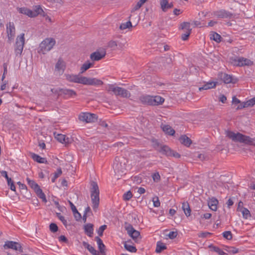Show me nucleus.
Here are the masks:
<instances>
[{
  "mask_svg": "<svg viewBox=\"0 0 255 255\" xmlns=\"http://www.w3.org/2000/svg\"><path fill=\"white\" fill-rule=\"evenodd\" d=\"M65 76L67 81L71 82L94 86L102 85L103 84L102 81L95 78H88L72 74H65Z\"/></svg>",
  "mask_w": 255,
  "mask_h": 255,
  "instance_id": "nucleus-1",
  "label": "nucleus"
},
{
  "mask_svg": "<svg viewBox=\"0 0 255 255\" xmlns=\"http://www.w3.org/2000/svg\"><path fill=\"white\" fill-rule=\"evenodd\" d=\"M226 135L234 141L243 143L250 145H255V139L244 135L241 133H235L231 131H227Z\"/></svg>",
  "mask_w": 255,
  "mask_h": 255,
  "instance_id": "nucleus-2",
  "label": "nucleus"
},
{
  "mask_svg": "<svg viewBox=\"0 0 255 255\" xmlns=\"http://www.w3.org/2000/svg\"><path fill=\"white\" fill-rule=\"evenodd\" d=\"M128 160L122 156L116 157L114 164L113 168L116 174L118 175V179L119 176H122L125 172Z\"/></svg>",
  "mask_w": 255,
  "mask_h": 255,
  "instance_id": "nucleus-3",
  "label": "nucleus"
},
{
  "mask_svg": "<svg viewBox=\"0 0 255 255\" xmlns=\"http://www.w3.org/2000/svg\"><path fill=\"white\" fill-rule=\"evenodd\" d=\"M90 188L91 198L93 204V210L95 211L98 208L100 202L99 194L100 191L97 183L92 181L91 183Z\"/></svg>",
  "mask_w": 255,
  "mask_h": 255,
  "instance_id": "nucleus-4",
  "label": "nucleus"
},
{
  "mask_svg": "<svg viewBox=\"0 0 255 255\" xmlns=\"http://www.w3.org/2000/svg\"><path fill=\"white\" fill-rule=\"evenodd\" d=\"M17 10L19 13L26 15L30 17H34L39 14L44 16V12L40 5L35 6L33 10L25 7H17Z\"/></svg>",
  "mask_w": 255,
  "mask_h": 255,
  "instance_id": "nucleus-5",
  "label": "nucleus"
},
{
  "mask_svg": "<svg viewBox=\"0 0 255 255\" xmlns=\"http://www.w3.org/2000/svg\"><path fill=\"white\" fill-rule=\"evenodd\" d=\"M55 44V40L52 38H48L44 40L40 44V51L43 54L50 51Z\"/></svg>",
  "mask_w": 255,
  "mask_h": 255,
  "instance_id": "nucleus-6",
  "label": "nucleus"
},
{
  "mask_svg": "<svg viewBox=\"0 0 255 255\" xmlns=\"http://www.w3.org/2000/svg\"><path fill=\"white\" fill-rule=\"evenodd\" d=\"M230 62L236 66H251L253 64V62L251 60L243 57L234 56L230 58Z\"/></svg>",
  "mask_w": 255,
  "mask_h": 255,
  "instance_id": "nucleus-7",
  "label": "nucleus"
},
{
  "mask_svg": "<svg viewBox=\"0 0 255 255\" xmlns=\"http://www.w3.org/2000/svg\"><path fill=\"white\" fill-rule=\"evenodd\" d=\"M157 150L167 156H173L177 158L180 157V155L178 153L172 150L168 146L165 145H160V148H157Z\"/></svg>",
  "mask_w": 255,
  "mask_h": 255,
  "instance_id": "nucleus-8",
  "label": "nucleus"
},
{
  "mask_svg": "<svg viewBox=\"0 0 255 255\" xmlns=\"http://www.w3.org/2000/svg\"><path fill=\"white\" fill-rule=\"evenodd\" d=\"M24 36V33H22L16 38L14 49L16 56H20L22 52L25 41Z\"/></svg>",
  "mask_w": 255,
  "mask_h": 255,
  "instance_id": "nucleus-9",
  "label": "nucleus"
},
{
  "mask_svg": "<svg viewBox=\"0 0 255 255\" xmlns=\"http://www.w3.org/2000/svg\"><path fill=\"white\" fill-rule=\"evenodd\" d=\"M97 119L96 115L89 113H81L79 115V120L86 123H93Z\"/></svg>",
  "mask_w": 255,
  "mask_h": 255,
  "instance_id": "nucleus-10",
  "label": "nucleus"
},
{
  "mask_svg": "<svg viewBox=\"0 0 255 255\" xmlns=\"http://www.w3.org/2000/svg\"><path fill=\"white\" fill-rule=\"evenodd\" d=\"M4 248L11 249L15 251H19L20 252H23V250L20 244L17 242L13 241H6L3 246Z\"/></svg>",
  "mask_w": 255,
  "mask_h": 255,
  "instance_id": "nucleus-11",
  "label": "nucleus"
},
{
  "mask_svg": "<svg viewBox=\"0 0 255 255\" xmlns=\"http://www.w3.org/2000/svg\"><path fill=\"white\" fill-rule=\"evenodd\" d=\"M106 55V51L103 50L101 51H96L90 55V59L93 61H99L105 57Z\"/></svg>",
  "mask_w": 255,
  "mask_h": 255,
  "instance_id": "nucleus-12",
  "label": "nucleus"
},
{
  "mask_svg": "<svg viewBox=\"0 0 255 255\" xmlns=\"http://www.w3.org/2000/svg\"><path fill=\"white\" fill-rule=\"evenodd\" d=\"M126 229L129 236H130L134 240H137V238L140 236V233L135 230L132 226L128 224L126 227Z\"/></svg>",
  "mask_w": 255,
  "mask_h": 255,
  "instance_id": "nucleus-13",
  "label": "nucleus"
},
{
  "mask_svg": "<svg viewBox=\"0 0 255 255\" xmlns=\"http://www.w3.org/2000/svg\"><path fill=\"white\" fill-rule=\"evenodd\" d=\"M221 79L225 84H235L237 81V79L233 78L232 76L228 75L226 73H222L221 76Z\"/></svg>",
  "mask_w": 255,
  "mask_h": 255,
  "instance_id": "nucleus-14",
  "label": "nucleus"
},
{
  "mask_svg": "<svg viewBox=\"0 0 255 255\" xmlns=\"http://www.w3.org/2000/svg\"><path fill=\"white\" fill-rule=\"evenodd\" d=\"M164 102V99L159 96H152L151 106H155L162 105Z\"/></svg>",
  "mask_w": 255,
  "mask_h": 255,
  "instance_id": "nucleus-15",
  "label": "nucleus"
},
{
  "mask_svg": "<svg viewBox=\"0 0 255 255\" xmlns=\"http://www.w3.org/2000/svg\"><path fill=\"white\" fill-rule=\"evenodd\" d=\"M152 96L145 95L139 97L140 102L143 105L151 106Z\"/></svg>",
  "mask_w": 255,
  "mask_h": 255,
  "instance_id": "nucleus-16",
  "label": "nucleus"
},
{
  "mask_svg": "<svg viewBox=\"0 0 255 255\" xmlns=\"http://www.w3.org/2000/svg\"><path fill=\"white\" fill-rule=\"evenodd\" d=\"M215 15L218 18H225L231 17L232 14L225 10H221L218 11H216L214 13Z\"/></svg>",
  "mask_w": 255,
  "mask_h": 255,
  "instance_id": "nucleus-17",
  "label": "nucleus"
},
{
  "mask_svg": "<svg viewBox=\"0 0 255 255\" xmlns=\"http://www.w3.org/2000/svg\"><path fill=\"white\" fill-rule=\"evenodd\" d=\"M116 96L127 98L130 96V93L127 89L122 87H119Z\"/></svg>",
  "mask_w": 255,
  "mask_h": 255,
  "instance_id": "nucleus-18",
  "label": "nucleus"
},
{
  "mask_svg": "<svg viewBox=\"0 0 255 255\" xmlns=\"http://www.w3.org/2000/svg\"><path fill=\"white\" fill-rule=\"evenodd\" d=\"M55 138L60 142L62 143L68 144L70 142L69 138H66V135L62 134H56L55 132L54 133Z\"/></svg>",
  "mask_w": 255,
  "mask_h": 255,
  "instance_id": "nucleus-19",
  "label": "nucleus"
},
{
  "mask_svg": "<svg viewBox=\"0 0 255 255\" xmlns=\"http://www.w3.org/2000/svg\"><path fill=\"white\" fill-rule=\"evenodd\" d=\"M179 29L186 32H191L192 29V24L190 22H183L180 24Z\"/></svg>",
  "mask_w": 255,
  "mask_h": 255,
  "instance_id": "nucleus-20",
  "label": "nucleus"
},
{
  "mask_svg": "<svg viewBox=\"0 0 255 255\" xmlns=\"http://www.w3.org/2000/svg\"><path fill=\"white\" fill-rule=\"evenodd\" d=\"M254 105H255V97L246 102H244L242 104H241L240 105L238 106L236 109L238 110L244 108L252 107Z\"/></svg>",
  "mask_w": 255,
  "mask_h": 255,
  "instance_id": "nucleus-21",
  "label": "nucleus"
},
{
  "mask_svg": "<svg viewBox=\"0 0 255 255\" xmlns=\"http://www.w3.org/2000/svg\"><path fill=\"white\" fill-rule=\"evenodd\" d=\"M217 84V82L210 81L206 83L202 87L199 88V91L207 90L208 89L214 88Z\"/></svg>",
  "mask_w": 255,
  "mask_h": 255,
  "instance_id": "nucleus-22",
  "label": "nucleus"
},
{
  "mask_svg": "<svg viewBox=\"0 0 255 255\" xmlns=\"http://www.w3.org/2000/svg\"><path fill=\"white\" fill-rule=\"evenodd\" d=\"M95 240H96L98 248L100 250V253L103 255H106L105 252V246L103 244L102 240L98 237H95Z\"/></svg>",
  "mask_w": 255,
  "mask_h": 255,
  "instance_id": "nucleus-23",
  "label": "nucleus"
},
{
  "mask_svg": "<svg viewBox=\"0 0 255 255\" xmlns=\"http://www.w3.org/2000/svg\"><path fill=\"white\" fill-rule=\"evenodd\" d=\"M161 8L163 11H166L168 9L171 8L173 6L172 2L168 3L167 0H161L160 1Z\"/></svg>",
  "mask_w": 255,
  "mask_h": 255,
  "instance_id": "nucleus-24",
  "label": "nucleus"
},
{
  "mask_svg": "<svg viewBox=\"0 0 255 255\" xmlns=\"http://www.w3.org/2000/svg\"><path fill=\"white\" fill-rule=\"evenodd\" d=\"M161 128L163 131L170 135H173L175 133V130L168 125H161Z\"/></svg>",
  "mask_w": 255,
  "mask_h": 255,
  "instance_id": "nucleus-25",
  "label": "nucleus"
},
{
  "mask_svg": "<svg viewBox=\"0 0 255 255\" xmlns=\"http://www.w3.org/2000/svg\"><path fill=\"white\" fill-rule=\"evenodd\" d=\"M179 140L182 144L187 147H189L192 143V140L186 135H181Z\"/></svg>",
  "mask_w": 255,
  "mask_h": 255,
  "instance_id": "nucleus-26",
  "label": "nucleus"
},
{
  "mask_svg": "<svg viewBox=\"0 0 255 255\" xmlns=\"http://www.w3.org/2000/svg\"><path fill=\"white\" fill-rule=\"evenodd\" d=\"M83 246L87 249V250L93 255H99L100 253L98 252L92 246L90 245L88 243L86 242H83Z\"/></svg>",
  "mask_w": 255,
  "mask_h": 255,
  "instance_id": "nucleus-27",
  "label": "nucleus"
},
{
  "mask_svg": "<svg viewBox=\"0 0 255 255\" xmlns=\"http://www.w3.org/2000/svg\"><path fill=\"white\" fill-rule=\"evenodd\" d=\"M182 209L187 217L190 216L191 211L189 203L187 202L182 203Z\"/></svg>",
  "mask_w": 255,
  "mask_h": 255,
  "instance_id": "nucleus-28",
  "label": "nucleus"
},
{
  "mask_svg": "<svg viewBox=\"0 0 255 255\" xmlns=\"http://www.w3.org/2000/svg\"><path fill=\"white\" fill-rule=\"evenodd\" d=\"M84 230L87 235L91 237L93 234V225L88 224L84 226Z\"/></svg>",
  "mask_w": 255,
  "mask_h": 255,
  "instance_id": "nucleus-29",
  "label": "nucleus"
},
{
  "mask_svg": "<svg viewBox=\"0 0 255 255\" xmlns=\"http://www.w3.org/2000/svg\"><path fill=\"white\" fill-rule=\"evenodd\" d=\"M62 93L69 97H75L77 95L75 91L71 89H62Z\"/></svg>",
  "mask_w": 255,
  "mask_h": 255,
  "instance_id": "nucleus-30",
  "label": "nucleus"
},
{
  "mask_svg": "<svg viewBox=\"0 0 255 255\" xmlns=\"http://www.w3.org/2000/svg\"><path fill=\"white\" fill-rule=\"evenodd\" d=\"M218 201L215 198H212L209 202L208 206L213 211H216L217 209V204Z\"/></svg>",
  "mask_w": 255,
  "mask_h": 255,
  "instance_id": "nucleus-31",
  "label": "nucleus"
},
{
  "mask_svg": "<svg viewBox=\"0 0 255 255\" xmlns=\"http://www.w3.org/2000/svg\"><path fill=\"white\" fill-rule=\"evenodd\" d=\"M35 192L36 193L37 196L42 199L43 201L46 202L47 201L45 195L44 193L42 192V190L40 188L39 186L35 189L34 190Z\"/></svg>",
  "mask_w": 255,
  "mask_h": 255,
  "instance_id": "nucleus-32",
  "label": "nucleus"
},
{
  "mask_svg": "<svg viewBox=\"0 0 255 255\" xmlns=\"http://www.w3.org/2000/svg\"><path fill=\"white\" fill-rule=\"evenodd\" d=\"M32 158L34 161H36L38 163H44L47 162L46 158L41 157L39 155L35 153H33L32 154Z\"/></svg>",
  "mask_w": 255,
  "mask_h": 255,
  "instance_id": "nucleus-33",
  "label": "nucleus"
},
{
  "mask_svg": "<svg viewBox=\"0 0 255 255\" xmlns=\"http://www.w3.org/2000/svg\"><path fill=\"white\" fill-rule=\"evenodd\" d=\"M210 38L217 43L220 42L222 40L221 36L218 33H213L210 35Z\"/></svg>",
  "mask_w": 255,
  "mask_h": 255,
  "instance_id": "nucleus-34",
  "label": "nucleus"
},
{
  "mask_svg": "<svg viewBox=\"0 0 255 255\" xmlns=\"http://www.w3.org/2000/svg\"><path fill=\"white\" fill-rule=\"evenodd\" d=\"M119 87H120L116 86L115 85L110 84L109 85L107 88V90L109 93H113V94L116 95Z\"/></svg>",
  "mask_w": 255,
  "mask_h": 255,
  "instance_id": "nucleus-35",
  "label": "nucleus"
},
{
  "mask_svg": "<svg viewBox=\"0 0 255 255\" xmlns=\"http://www.w3.org/2000/svg\"><path fill=\"white\" fill-rule=\"evenodd\" d=\"M92 65L93 64L90 63L89 61H87L85 63H84L81 67V73H83L84 72H85L86 70L89 69Z\"/></svg>",
  "mask_w": 255,
  "mask_h": 255,
  "instance_id": "nucleus-36",
  "label": "nucleus"
},
{
  "mask_svg": "<svg viewBox=\"0 0 255 255\" xmlns=\"http://www.w3.org/2000/svg\"><path fill=\"white\" fill-rule=\"evenodd\" d=\"M55 69L59 72L61 71L63 72L64 69V65L62 60H59L58 61L55 65Z\"/></svg>",
  "mask_w": 255,
  "mask_h": 255,
  "instance_id": "nucleus-37",
  "label": "nucleus"
},
{
  "mask_svg": "<svg viewBox=\"0 0 255 255\" xmlns=\"http://www.w3.org/2000/svg\"><path fill=\"white\" fill-rule=\"evenodd\" d=\"M147 0H139L136 5L133 7L132 11H134L139 9Z\"/></svg>",
  "mask_w": 255,
  "mask_h": 255,
  "instance_id": "nucleus-38",
  "label": "nucleus"
},
{
  "mask_svg": "<svg viewBox=\"0 0 255 255\" xmlns=\"http://www.w3.org/2000/svg\"><path fill=\"white\" fill-rule=\"evenodd\" d=\"M166 246L161 242H158L156 249V252L157 253H161L163 250L166 249Z\"/></svg>",
  "mask_w": 255,
  "mask_h": 255,
  "instance_id": "nucleus-39",
  "label": "nucleus"
},
{
  "mask_svg": "<svg viewBox=\"0 0 255 255\" xmlns=\"http://www.w3.org/2000/svg\"><path fill=\"white\" fill-rule=\"evenodd\" d=\"M26 180L28 185L34 190H35V189H36L39 186V185L36 183H35L34 180H30L29 178H27Z\"/></svg>",
  "mask_w": 255,
  "mask_h": 255,
  "instance_id": "nucleus-40",
  "label": "nucleus"
},
{
  "mask_svg": "<svg viewBox=\"0 0 255 255\" xmlns=\"http://www.w3.org/2000/svg\"><path fill=\"white\" fill-rule=\"evenodd\" d=\"M132 26L131 23L130 21H127L125 23H122L120 26V30H125L127 28H129Z\"/></svg>",
  "mask_w": 255,
  "mask_h": 255,
  "instance_id": "nucleus-41",
  "label": "nucleus"
},
{
  "mask_svg": "<svg viewBox=\"0 0 255 255\" xmlns=\"http://www.w3.org/2000/svg\"><path fill=\"white\" fill-rule=\"evenodd\" d=\"M124 247L127 250L131 253H135L137 251L135 247L128 245L127 243L125 244Z\"/></svg>",
  "mask_w": 255,
  "mask_h": 255,
  "instance_id": "nucleus-42",
  "label": "nucleus"
},
{
  "mask_svg": "<svg viewBox=\"0 0 255 255\" xmlns=\"http://www.w3.org/2000/svg\"><path fill=\"white\" fill-rule=\"evenodd\" d=\"M241 212H242L243 214V218L246 219H247L249 217H251V214L250 213V211L247 208L243 209V210L241 211Z\"/></svg>",
  "mask_w": 255,
  "mask_h": 255,
  "instance_id": "nucleus-43",
  "label": "nucleus"
},
{
  "mask_svg": "<svg viewBox=\"0 0 255 255\" xmlns=\"http://www.w3.org/2000/svg\"><path fill=\"white\" fill-rule=\"evenodd\" d=\"M227 252L232 254H237L239 252V250L235 247H227L225 250Z\"/></svg>",
  "mask_w": 255,
  "mask_h": 255,
  "instance_id": "nucleus-44",
  "label": "nucleus"
},
{
  "mask_svg": "<svg viewBox=\"0 0 255 255\" xmlns=\"http://www.w3.org/2000/svg\"><path fill=\"white\" fill-rule=\"evenodd\" d=\"M223 236L225 239L231 240L232 239V234L231 231H225L223 233Z\"/></svg>",
  "mask_w": 255,
  "mask_h": 255,
  "instance_id": "nucleus-45",
  "label": "nucleus"
},
{
  "mask_svg": "<svg viewBox=\"0 0 255 255\" xmlns=\"http://www.w3.org/2000/svg\"><path fill=\"white\" fill-rule=\"evenodd\" d=\"M49 228L50 230L53 233L56 232L58 230V226L55 223H51L49 225Z\"/></svg>",
  "mask_w": 255,
  "mask_h": 255,
  "instance_id": "nucleus-46",
  "label": "nucleus"
},
{
  "mask_svg": "<svg viewBox=\"0 0 255 255\" xmlns=\"http://www.w3.org/2000/svg\"><path fill=\"white\" fill-rule=\"evenodd\" d=\"M132 196V194L130 191H128L123 195V198L125 200H129Z\"/></svg>",
  "mask_w": 255,
  "mask_h": 255,
  "instance_id": "nucleus-47",
  "label": "nucleus"
},
{
  "mask_svg": "<svg viewBox=\"0 0 255 255\" xmlns=\"http://www.w3.org/2000/svg\"><path fill=\"white\" fill-rule=\"evenodd\" d=\"M7 32H13L14 31L15 28L13 23L9 22L6 25Z\"/></svg>",
  "mask_w": 255,
  "mask_h": 255,
  "instance_id": "nucleus-48",
  "label": "nucleus"
},
{
  "mask_svg": "<svg viewBox=\"0 0 255 255\" xmlns=\"http://www.w3.org/2000/svg\"><path fill=\"white\" fill-rule=\"evenodd\" d=\"M57 217L63 223L65 226H67V221L65 219V218L62 216L60 213H56Z\"/></svg>",
  "mask_w": 255,
  "mask_h": 255,
  "instance_id": "nucleus-49",
  "label": "nucleus"
},
{
  "mask_svg": "<svg viewBox=\"0 0 255 255\" xmlns=\"http://www.w3.org/2000/svg\"><path fill=\"white\" fill-rule=\"evenodd\" d=\"M153 180L154 182H158L160 179V176L158 172L155 173L152 175Z\"/></svg>",
  "mask_w": 255,
  "mask_h": 255,
  "instance_id": "nucleus-50",
  "label": "nucleus"
},
{
  "mask_svg": "<svg viewBox=\"0 0 255 255\" xmlns=\"http://www.w3.org/2000/svg\"><path fill=\"white\" fill-rule=\"evenodd\" d=\"M152 201L153 202V205L154 207H158L160 206V203L159 201L158 197H155L153 198Z\"/></svg>",
  "mask_w": 255,
  "mask_h": 255,
  "instance_id": "nucleus-51",
  "label": "nucleus"
},
{
  "mask_svg": "<svg viewBox=\"0 0 255 255\" xmlns=\"http://www.w3.org/2000/svg\"><path fill=\"white\" fill-rule=\"evenodd\" d=\"M107 228V226L104 225L100 227L98 231V234L100 236H102L103 234V232Z\"/></svg>",
  "mask_w": 255,
  "mask_h": 255,
  "instance_id": "nucleus-52",
  "label": "nucleus"
},
{
  "mask_svg": "<svg viewBox=\"0 0 255 255\" xmlns=\"http://www.w3.org/2000/svg\"><path fill=\"white\" fill-rule=\"evenodd\" d=\"M62 89L58 88V89H55L53 88L51 89V91L52 93L58 95V96H59L61 95V94H60V92L62 93Z\"/></svg>",
  "mask_w": 255,
  "mask_h": 255,
  "instance_id": "nucleus-53",
  "label": "nucleus"
},
{
  "mask_svg": "<svg viewBox=\"0 0 255 255\" xmlns=\"http://www.w3.org/2000/svg\"><path fill=\"white\" fill-rule=\"evenodd\" d=\"M192 24V28L195 27H202V25L201 23V22L199 21H194L192 23H191Z\"/></svg>",
  "mask_w": 255,
  "mask_h": 255,
  "instance_id": "nucleus-54",
  "label": "nucleus"
},
{
  "mask_svg": "<svg viewBox=\"0 0 255 255\" xmlns=\"http://www.w3.org/2000/svg\"><path fill=\"white\" fill-rule=\"evenodd\" d=\"M177 232H170L169 234L168 235V237L170 239H173L177 237Z\"/></svg>",
  "mask_w": 255,
  "mask_h": 255,
  "instance_id": "nucleus-55",
  "label": "nucleus"
},
{
  "mask_svg": "<svg viewBox=\"0 0 255 255\" xmlns=\"http://www.w3.org/2000/svg\"><path fill=\"white\" fill-rule=\"evenodd\" d=\"M243 205H244L243 202L242 201H240L238 203V207H237V211L239 212H241V211L243 210V209H245L246 208H244L243 207Z\"/></svg>",
  "mask_w": 255,
  "mask_h": 255,
  "instance_id": "nucleus-56",
  "label": "nucleus"
},
{
  "mask_svg": "<svg viewBox=\"0 0 255 255\" xmlns=\"http://www.w3.org/2000/svg\"><path fill=\"white\" fill-rule=\"evenodd\" d=\"M62 170L60 168L57 169V171L54 173L55 178H57L62 174Z\"/></svg>",
  "mask_w": 255,
  "mask_h": 255,
  "instance_id": "nucleus-57",
  "label": "nucleus"
},
{
  "mask_svg": "<svg viewBox=\"0 0 255 255\" xmlns=\"http://www.w3.org/2000/svg\"><path fill=\"white\" fill-rule=\"evenodd\" d=\"M68 203L70 206L71 209L73 212V213L77 212V210L74 205L71 202L70 200L68 201Z\"/></svg>",
  "mask_w": 255,
  "mask_h": 255,
  "instance_id": "nucleus-58",
  "label": "nucleus"
},
{
  "mask_svg": "<svg viewBox=\"0 0 255 255\" xmlns=\"http://www.w3.org/2000/svg\"><path fill=\"white\" fill-rule=\"evenodd\" d=\"M73 214H74V217L77 221H79L81 219V215L78 212V211H77V212H76L73 213Z\"/></svg>",
  "mask_w": 255,
  "mask_h": 255,
  "instance_id": "nucleus-59",
  "label": "nucleus"
},
{
  "mask_svg": "<svg viewBox=\"0 0 255 255\" xmlns=\"http://www.w3.org/2000/svg\"><path fill=\"white\" fill-rule=\"evenodd\" d=\"M190 33H185L184 34H182V35H181V38L183 40H187L189 35H190Z\"/></svg>",
  "mask_w": 255,
  "mask_h": 255,
  "instance_id": "nucleus-60",
  "label": "nucleus"
},
{
  "mask_svg": "<svg viewBox=\"0 0 255 255\" xmlns=\"http://www.w3.org/2000/svg\"><path fill=\"white\" fill-rule=\"evenodd\" d=\"M241 103V101L237 99L235 96H234L232 99V103L233 104H238Z\"/></svg>",
  "mask_w": 255,
  "mask_h": 255,
  "instance_id": "nucleus-61",
  "label": "nucleus"
},
{
  "mask_svg": "<svg viewBox=\"0 0 255 255\" xmlns=\"http://www.w3.org/2000/svg\"><path fill=\"white\" fill-rule=\"evenodd\" d=\"M17 184L19 185V187L20 189H27L26 186L25 184L21 183L20 182H18L17 183Z\"/></svg>",
  "mask_w": 255,
  "mask_h": 255,
  "instance_id": "nucleus-62",
  "label": "nucleus"
},
{
  "mask_svg": "<svg viewBox=\"0 0 255 255\" xmlns=\"http://www.w3.org/2000/svg\"><path fill=\"white\" fill-rule=\"evenodd\" d=\"M153 142L154 143L153 144L154 147L157 150V148H160V145H162V144H160L157 141H153Z\"/></svg>",
  "mask_w": 255,
  "mask_h": 255,
  "instance_id": "nucleus-63",
  "label": "nucleus"
},
{
  "mask_svg": "<svg viewBox=\"0 0 255 255\" xmlns=\"http://www.w3.org/2000/svg\"><path fill=\"white\" fill-rule=\"evenodd\" d=\"M219 100L222 103H225L226 101L227 100V98L225 96L222 95H221V96L220 97Z\"/></svg>",
  "mask_w": 255,
  "mask_h": 255,
  "instance_id": "nucleus-64",
  "label": "nucleus"
}]
</instances>
